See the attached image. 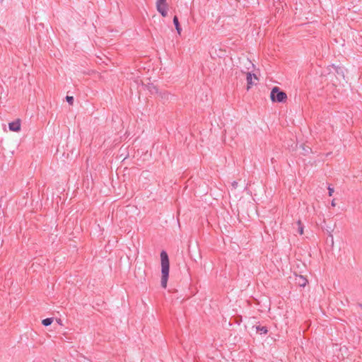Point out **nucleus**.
<instances>
[{
	"label": "nucleus",
	"mask_w": 362,
	"mask_h": 362,
	"mask_svg": "<svg viewBox=\"0 0 362 362\" xmlns=\"http://www.w3.org/2000/svg\"><path fill=\"white\" fill-rule=\"evenodd\" d=\"M161 260V286L164 288L167 286L168 279L169 276L170 262L167 252L163 250L160 252Z\"/></svg>",
	"instance_id": "1"
},
{
	"label": "nucleus",
	"mask_w": 362,
	"mask_h": 362,
	"mask_svg": "<svg viewBox=\"0 0 362 362\" xmlns=\"http://www.w3.org/2000/svg\"><path fill=\"white\" fill-rule=\"evenodd\" d=\"M270 98L273 102L284 103L286 100L287 95L285 92L280 90L279 87L275 86L271 91Z\"/></svg>",
	"instance_id": "2"
},
{
	"label": "nucleus",
	"mask_w": 362,
	"mask_h": 362,
	"mask_svg": "<svg viewBox=\"0 0 362 362\" xmlns=\"http://www.w3.org/2000/svg\"><path fill=\"white\" fill-rule=\"evenodd\" d=\"M156 8L162 16L165 17L168 14V4L166 0H157Z\"/></svg>",
	"instance_id": "3"
},
{
	"label": "nucleus",
	"mask_w": 362,
	"mask_h": 362,
	"mask_svg": "<svg viewBox=\"0 0 362 362\" xmlns=\"http://www.w3.org/2000/svg\"><path fill=\"white\" fill-rule=\"evenodd\" d=\"M8 128L12 132H18L21 130V119H17L16 120L10 122L8 124Z\"/></svg>",
	"instance_id": "4"
},
{
	"label": "nucleus",
	"mask_w": 362,
	"mask_h": 362,
	"mask_svg": "<svg viewBox=\"0 0 362 362\" xmlns=\"http://www.w3.org/2000/svg\"><path fill=\"white\" fill-rule=\"evenodd\" d=\"M255 78V79H257V76L255 75V74H251L250 72H247V89L249 90L251 86H252L253 84V82H252V78Z\"/></svg>",
	"instance_id": "5"
},
{
	"label": "nucleus",
	"mask_w": 362,
	"mask_h": 362,
	"mask_svg": "<svg viewBox=\"0 0 362 362\" xmlns=\"http://www.w3.org/2000/svg\"><path fill=\"white\" fill-rule=\"evenodd\" d=\"M256 331L260 334H266L268 332V329L267 327L259 325L256 327Z\"/></svg>",
	"instance_id": "6"
},
{
	"label": "nucleus",
	"mask_w": 362,
	"mask_h": 362,
	"mask_svg": "<svg viewBox=\"0 0 362 362\" xmlns=\"http://www.w3.org/2000/svg\"><path fill=\"white\" fill-rule=\"evenodd\" d=\"M173 23H174V25L175 26V28H176L177 33L179 34H180L182 29H181V27H180V23H179V21H178V18L176 16H175L174 18H173Z\"/></svg>",
	"instance_id": "7"
},
{
	"label": "nucleus",
	"mask_w": 362,
	"mask_h": 362,
	"mask_svg": "<svg viewBox=\"0 0 362 362\" xmlns=\"http://www.w3.org/2000/svg\"><path fill=\"white\" fill-rule=\"evenodd\" d=\"M159 94V96L162 98V99H164V100H169V98H170V93L167 91H160L158 93Z\"/></svg>",
	"instance_id": "8"
},
{
	"label": "nucleus",
	"mask_w": 362,
	"mask_h": 362,
	"mask_svg": "<svg viewBox=\"0 0 362 362\" xmlns=\"http://www.w3.org/2000/svg\"><path fill=\"white\" fill-rule=\"evenodd\" d=\"M53 322V318L52 317H47V318H45L42 321V323L44 326H49Z\"/></svg>",
	"instance_id": "9"
},
{
	"label": "nucleus",
	"mask_w": 362,
	"mask_h": 362,
	"mask_svg": "<svg viewBox=\"0 0 362 362\" xmlns=\"http://www.w3.org/2000/svg\"><path fill=\"white\" fill-rule=\"evenodd\" d=\"M297 225H298V232L299 233L300 235H303V225L302 222L300 220L298 221Z\"/></svg>",
	"instance_id": "10"
},
{
	"label": "nucleus",
	"mask_w": 362,
	"mask_h": 362,
	"mask_svg": "<svg viewBox=\"0 0 362 362\" xmlns=\"http://www.w3.org/2000/svg\"><path fill=\"white\" fill-rule=\"evenodd\" d=\"M66 101L70 104L72 105L74 103V98L72 96L67 95L66 97Z\"/></svg>",
	"instance_id": "11"
},
{
	"label": "nucleus",
	"mask_w": 362,
	"mask_h": 362,
	"mask_svg": "<svg viewBox=\"0 0 362 362\" xmlns=\"http://www.w3.org/2000/svg\"><path fill=\"white\" fill-rule=\"evenodd\" d=\"M328 193H329V196L331 197L332 196V194L334 192V188L331 187L330 186L328 187Z\"/></svg>",
	"instance_id": "12"
},
{
	"label": "nucleus",
	"mask_w": 362,
	"mask_h": 362,
	"mask_svg": "<svg viewBox=\"0 0 362 362\" xmlns=\"http://www.w3.org/2000/svg\"><path fill=\"white\" fill-rule=\"evenodd\" d=\"M331 205H332V206H333V207L336 206V202H335V200H334V199H333V200L332 201V202H331Z\"/></svg>",
	"instance_id": "13"
},
{
	"label": "nucleus",
	"mask_w": 362,
	"mask_h": 362,
	"mask_svg": "<svg viewBox=\"0 0 362 362\" xmlns=\"http://www.w3.org/2000/svg\"><path fill=\"white\" fill-rule=\"evenodd\" d=\"M306 281H307V280L303 279V283H302L300 285H301V286H305V285Z\"/></svg>",
	"instance_id": "14"
},
{
	"label": "nucleus",
	"mask_w": 362,
	"mask_h": 362,
	"mask_svg": "<svg viewBox=\"0 0 362 362\" xmlns=\"http://www.w3.org/2000/svg\"><path fill=\"white\" fill-rule=\"evenodd\" d=\"M233 187H235L238 185V182H234L233 183Z\"/></svg>",
	"instance_id": "15"
},
{
	"label": "nucleus",
	"mask_w": 362,
	"mask_h": 362,
	"mask_svg": "<svg viewBox=\"0 0 362 362\" xmlns=\"http://www.w3.org/2000/svg\"><path fill=\"white\" fill-rule=\"evenodd\" d=\"M358 306L362 309V304L361 303H359Z\"/></svg>",
	"instance_id": "16"
},
{
	"label": "nucleus",
	"mask_w": 362,
	"mask_h": 362,
	"mask_svg": "<svg viewBox=\"0 0 362 362\" xmlns=\"http://www.w3.org/2000/svg\"><path fill=\"white\" fill-rule=\"evenodd\" d=\"M4 0H0V3H1Z\"/></svg>",
	"instance_id": "17"
}]
</instances>
